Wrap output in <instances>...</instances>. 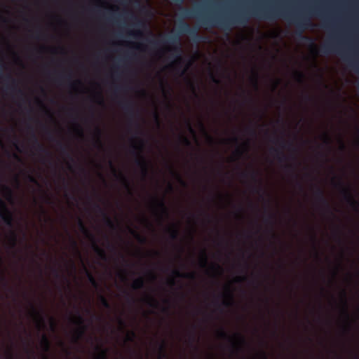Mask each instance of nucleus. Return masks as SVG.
I'll return each mask as SVG.
<instances>
[{
  "label": "nucleus",
  "instance_id": "obj_56",
  "mask_svg": "<svg viewBox=\"0 0 359 359\" xmlns=\"http://www.w3.org/2000/svg\"><path fill=\"white\" fill-rule=\"evenodd\" d=\"M210 79L212 81L216 84H219L220 83V81L217 79L212 73L210 74Z\"/></svg>",
  "mask_w": 359,
  "mask_h": 359
},
{
  "label": "nucleus",
  "instance_id": "obj_17",
  "mask_svg": "<svg viewBox=\"0 0 359 359\" xmlns=\"http://www.w3.org/2000/svg\"><path fill=\"white\" fill-rule=\"evenodd\" d=\"M153 201L155 203L158 208L160 210V217L161 218L168 217H169V211L168 208L165 205V201L163 198H158L157 197L152 198Z\"/></svg>",
  "mask_w": 359,
  "mask_h": 359
},
{
  "label": "nucleus",
  "instance_id": "obj_9",
  "mask_svg": "<svg viewBox=\"0 0 359 359\" xmlns=\"http://www.w3.org/2000/svg\"><path fill=\"white\" fill-rule=\"evenodd\" d=\"M70 320L72 323L79 326L78 329L75 332V341H78L79 339L85 335L87 330V326L85 325V320L79 310H77L76 317L71 318Z\"/></svg>",
  "mask_w": 359,
  "mask_h": 359
},
{
  "label": "nucleus",
  "instance_id": "obj_53",
  "mask_svg": "<svg viewBox=\"0 0 359 359\" xmlns=\"http://www.w3.org/2000/svg\"><path fill=\"white\" fill-rule=\"evenodd\" d=\"M181 140L182 141V142L187 147H190L191 146V142L190 140L185 136H181Z\"/></svg>",
  "mask_w": 359,
  "mask_h": 359
},
{
  "label": "nucleus",
  "instance_id": "obj_26",
  "mask_svg": "<svg viewBox=\"0 0 359 359\" xmlns=\"http://www.w3.org/2000/svg\"><path fill=\"white\" fill-rule=\"evenodd\" d=\"M159 357L158 359H168L166 353V343L164 340L161 341L158 346Z\"/></svg>",
  "mask_w": 359,
  "mask_h": 359
},
{
  "label": "nucleus",
  "instance_id": "obj_61",
  "mask_svg": "<svg viewBox=\"0 0 359 359\" xmlns=\"http://www.w3.org/2000/svg\"><path fill=\"white\" fill-rule=\"evenodd\" d=\"M43 127H44V128L47 130V133H48V136H49V139H50V140H52V141L55 140V139H54V137H53V135H52L51 132H50V130H48L46 126H43Z\"/></svg>",
  "mask_w": 359,
  "mask_h": 359
},
{
  "label": "nucleus",
  "instance_id": "obj_30",
  "mask_svg": "<svg viewBox=\"0 0 359 359\" xmlns=\"http://www.w3.org/2000/svg\"><path fill=\"white\" fill-rule=\"evenodd\" d=\"M41 345L44 351L48 352L50 348V342L46 334H43L41 340Z\"/></svg>",
  "mask_w": 359,
  "mask_h": 359
},
{
  "label": "nucleus",
  "instance_id": "obj_52",
  "mask_svg": "<svg viewBox=\"0 0 359 359\" xmlns=\"http://www.w3.org/2000/svg\"><path fill=\"white\" fill-rule=\"evenodd\" d=\"M246 131L253 137H255L257 135L255 129L252 127H248Z\"/></svg>",
  "mask_w": 359,
  "mask_h": 359
},
{
  "label": "nucleus",
  "instance_id": "obj_13",
  "mask_svg": "<svg viewBox=\"0 0 359 359\" xmlns=\"http://www.w3.org/2000/svg\"><path fill=\"white\" fill-rule=\"evenodd\" d=\"M28 128L31 130V140L33 142V146L35 148V149L40 153L44 154L48 158H50L52 156V154L50 153V151L48 149H47L45 147V146L43 144H41L39 142L36 135L35 134V132H34L33 128L31 127L30 126H29Z\"/></svg>",
  "mask_w": 359,
  "mask_h": 359
},
{
  "label": "nucleus",
  "instance_id": "obj_19",
  "mask_svg": "<svg viewBox=\"0 0 359 359\" xmlns=\"http://www.w3.org/2000/svg\"><path fill=\"white\" fill-rule=\"evenodd\" d=\"M342 297H343V313L346 317V319L347 320V326H346V330L350 331L351 329V325L349 323L350 316L348 311V304L346 300V293L345 290H342Z\"/></svg>",
  "mask_w": 359,
  "mask_h": 359
},
{
  "label": "nucleus",
  "instance_id": "obj_10",
  "mask_svg": "<svg viewBox=\"0 0 359 359\" xmlns=\"http://www.w3.org/2000/svg\"><path fill=\"white\" fill-rule=\"evenodd\" d=\"M218 336L222 338V339H229L230 341H232V346L233 348H236V350L238 352V351H241V346H244L246 344V340L245 339V337L241 335V334L239 333H236L234 335H233V338H236L238 341V343H236L235 341H233V337H230L226 332H225L223 329H221L219 332H218Z\"/></svg>",
  "mask_w": 359,
  "mask_h": 359
},
{
  "label": "nucleus",
  "instance_id": "obj_4",
  "mask_svg": "<svg viewBox=\"0 0 359 359\" xmlns=\"http://www.w3.org/2000/svg\"><path fill=\"white\" fill-rule=\"evenodd\" d=\"M0 218L4 223L11 229L10 233V241L13 248H15L17 244V234L14 230V222L13 213L8 208L6 203L0 198Z\"/></svg>",
  "mask_w": 359,
  "mask_h": 359
},
{
  "label": "nucleus",
  "instance_id": "obj_42",
  "mask_svg": "<svg viewBox=\"0 0 359 359\" xmlns=\"http://www.w3.org/2000/svg\"><path fill=\"white\" fill-rule=\"evenodd\" d=\"M129 34L135 38H139L142 36V32L140 29H137L135 31L130 32Z\"/></svg>",
  "mask_w": 359,
  "mask_h": 359
},
{
  "label": "nucleus",
  "instance_id": "obj_7",
  "mask_svg": "<svg viewBox=\"0 0 359 359\" xmlns=\"http://www.w3.org/2000/svg\"><path fill=\"white\" fill-rule=\"evenodd\" d=\"M78 226L80 231L92 242V246L95 252L102 260H107V255L104 250H103L97 245L95 236L88 230V229L86 226L83 219L80 217L78 218Z\"/></svg>",
  "mask_w": 359,
  "mask_h": 359
},
{
  "label": "nucleus",
  "instance_id": "obj_44",
  "mask_svg": "<svg viewBox=\"0 0 359 359\" xmlns=\"http://www.w3.org/2000/svg\"><path fill=\"white\" fill-rule=\"evenodd\" d=\"M188 84L190 87V88L191 89V90L193 91L194 94L196 95V96H198L197 93H196V86L195 84V83L191 81L190 80L188 81Z\"/></svg>",
  "mask_w": 359,
  "mask_h": 359
},
{
  "label": "nucleus",
  "instance_id": "obj_47",
  "mask_svg": "<svg viewBox=\"0 0 359 359\" xmlns=\"http://www.w3.org/2000/svg\"><path fill=\"white\" fill-rule=\"evenodd\" d=\"M97 103L101 106H103L104 101L101 93H98L97 95Z\"/></svg>",
  "mask_w": 359,
  "mask_h": 359
},
{
  "label": "nucleus",
  "instance_id": "obj_43",
  "mask_svg": "<svg viewBox=\"0 0 359 359\" xmlns=\"http://www.w3.org/2000/svg\"><path fill=\"white\" fill-rule=\"evenodd\" d=\"M310 11L312 12V13H314L315 14H316L319 17H321V18L323 17V12L321 11L320 9H319L317 7L311 8Z\"/></svg>",
  "mask_w": 359,
  "mask_h": 359
},
{
  "label": "nucleus",
  "instance_id": "obj_33",
  "mask_svg": "<svg viewBox=\"0 0 359 359\" xmlns=\"http://www.w3.org/2000/svg\"><path fill=\"white\" fill-rule=\"evenodd\" d=\"M131 19L135 21L134 25L136 27H137V28H144L146 27L145 22L143 20L137 18L134 15H131Z\"/></svg>",
  "mask_w": 359,
  "mask_h": 359
},
{
  "label": "nucleus",
  "instance_id": "obj_46",
  "mask_svg": "<svg viewBox=\"0 0 359 359\" xmlns=\"http://www.w3.org/2000/svg\"><path fill=\"white\" fill-rule=\"evenodd\" d=\"M124 292L126 294V297L128 302L130 304H135V298L133 297H132L128 292H127L126 291Z\"/></svg>",
  "mask_w": 359,
  "mask_h": 359
},
{
  "label": "nucleus",
  "instance_id": "obj_22",
  "mask_svg": "<svg viewBox=\"0 0 359 359\" xmlns=\"http://www.w3.org/2000/svg\"><path fill=\"white\" fill-rule=\"evenodd\" d=\"M172 273L175 277L177 278H186L192 280L196 278V273L194 272L182 273L179 269H174Z\"/></svg>",
  "mask_w": 359,
  "mask_h": 359
},
{
  "label": "nucleus",
  "instance_id": "obj_8",
  "mask_svg": "<svg viewBox=\"0 0 359 359\" xmlns=\"http://www.w3.org/2000/svg\"><path fill=\"white\" fill-rule=\"evenodd\" d=\"M336 187L340 188V191L344 200L355 211H359V202L355 198L350 186H345L344 182L340 179L334 183Z\"/></svg>",
  "mask_w": 359,
  "mask_h": 359
},
{
  "label": "nucleus",
  "instance_id": "obj_51",
  "mask_svg": "<svg viewBox=\"0 0 359 359\" xmlns=\"http://www.w3.org/2000/svg\"><path fill=\"white\" fill-rule=\"evenodd\" d=\"M186 124H187V128H188L189 131L191 134L195 135V133H195V130H194V129L193 128V127H192V126H191V122H190V121H189V120H187V121H186Z\"/></svg>",
  "mask_w": 359,
  "mask_h": 359
},
{
  "label": "nucleus",
  "instance_id": "obj_60",
  "mask_svg": "<svg viewBox=\"0 0 359 359\" xmlns=\"http://www.w3.org/2000/svg\"><path fill=\"white\" fill-rule=\"evenodd\" d=\"M253 191L256 193H259V192H262L263 191V189L262 187H253Z\"/></svg>",
  "mask_w": 359,
  "mask_h": 359
},
{
  "label": "nucleus",
  "instance_id": "obj_28",
  "mask_svg": "<svg viewBox=\"0 0 359 359\" xmlns=\"http://www.w3.org/2000/svg\"><path fill=\"white\" fill-rule=\"evenodd\" d=\"M95 133L96 135L95 145L98 148L102 149L104 145L101 140V136L102 134V130L99 127H96L95 130Z\"/></svg>",
  "mask_w": 359,
  "mask_h": 359
},
{
  "label": "nucleus",
  "instance_id": "obj_50",
  "mask_svg": "<svg viewBox=\"0 0 359 359\" xmlns=\"http://www.w3.org/2000/svg\"><path fill=\"white\" fill-rule=\"evenodd\" d=\"M211 268L212 269L219 271V273H222L223 271L222 268L218 264H212L211 265Z\"/></svg>",
  "mask_w": 359,
  "mask_h": 359
},
{
  "label": "nucleus",
  "instance_id": "obj_31",
  "mask_svg": "<svg viewBox=\"0 0 359 359\" xmlns=\"http://www.w3.org/2000/svg\"><path fill=\"white\" fill-rule=\"evenodd\" d=\"M129 231L140 243H146V241H147L146 238L141 236L135 230H134L133 229H129Z\"/></svg>",
  "mask_w": 359,
  "mask_h": 359
},
{
  "label": "nucleus",
  "instance_id": "obj_21",
  "mask_svg": "<svg viewBox=\"0 0 359 359\" xmlns=\"http://www.w3.org/2000/svg\"><path fill=\"white\" fill-rule=\"evenodd\" d=\"M57 145L59 147L60 151L62 153V154L67 156L72 162H74V158L72 156L69 147L66 144H64L61 141H57Z\"/></svg>",
  "mask_w": 359,
  "mask_h": 359
},
{
  "label": "nucleus",
  "instance_id": "obj_34",
  "mask_svg": "<svg viewBox=\"0 0 359 359\" xmlns=\"http://www.w3.org/2000/svg\"><path fill=\"white\" fill-rule=\"evenodd\" d=\"M72 78V76L71 74H68L67 75L60 74L55 79V81L60 84H62L65 80L71 81Z\"/></svg>",
  "mask_w": 359,
  "mask_h": 359
},
{
  "label": "nucleus",
  "instance_id": "obj_55",
  "mask_svg": "<svg viewBox=\"0 0 359 359\" xmlns=\"http://www.w3.org/2000/svg\"><path fill=\"white\" fill-rule=\"evenodd\" d=\"M189 339H190V341H191L192 344L196 342V334H195L194 331H193L191 332V334H190Z\"/></svg>",
  "mask_w": 359,
  "mask_h": 359
},
{
  "label": "nucleus",
  "instance_id": "obj_45",
  "mask_svg": "<svg viewBox=\"0 0 359 359\" xmlns=\"http://www.w3.org/2000/svg\"><path fill=\"white\" fill-rule=\"evenodd\" d=\"M323 142L324 143L327 145V146H330V144H331V139L329 136V135L327 133H324L323 135Z\"/></svg>",
  "mask_w": 359,
  "mask_h": 359
},
{
  "label": "nucleus",
  "instance_id": "obj_36",
  "mask_svg": "<svg viewBox=\"0 0 359 359\" xmlns=\"http://www.w3.org/2000/svg\"><path fill=\"white\" fill-rule=\"evenodd\" d=\"M86 272L89 282L92 284L93 286L97 288L98 287V283L93 275L87 269H86Z\"/></svg>",
  "mask_w": 359,
  "mask_h": 359
},
{
  "label": "nucleus",
  "instance_id": "obj_18",
  "mask_svg": "<svg viewBox=\"0 0 359 359\" xmlns=\"http://www.w3.org/2000/svg\"><path fill=\"white\" fill-rule=\"evenodd\" d=\"M32 314L36 320L39 330L44 325V317L42 311L37 310L33 304H31Z\"/></svg>",
  "mask_w": 359,
  "mask_h": 359
},
{
  "label": "nucleus",
  "instance_id": "obj_59",
  "mask_svg": "<svg viewBox=\"0 0 359 359\" xmlns=\"http://www.w3.org/2000/svg\"><path fill=\"white\" fill-rule=\"evenodd\" d=\"M296 75L297 76L298 81H302L304 78V74L300 72H297Z\"/></svg>",
  "mask_w": 359,
  "mask_h": 359
},
{
  "label": "nucleus",
  "instance_id": "obj_3",
  "mask_svg": "<svg viewBox=\"0 0 359 359\" xmlns=\"http://www.w3.org/2000/svg\"><path fill=\"white\" fill-rule=\"evenodd\" d=\"M276 142L278 144L280 149L272 147L270 149V151L280 163L285 162L288 160V156H287L282 150L284 149H289L292 150L293 154L290 155V158L292 161H295V163L297 162V158L295 154L297 151V149L294 146L292 142H287L281 137H277L276 139Z\"/></svg>",
  "mask_w": 359,
  "mask_h": 359
},
{
  "label": "nucleus",
  "instance_id": "obj_6",
  "mask_svg": "<svg viewBox=\"0 0 359 359\" xmlns=\"http://www.w3.org/2000/svg\"><path fill=\"white\" fill-rule=\"evenodd\" d=\"M119 106L124 111V112L129 116L130 123H135L137 128V134L142 133L140 125L137 121H134L135 118L139 117V112L135 109V102L132 100L125 99L118 102Z\"/></svg>",
  "mask_w": 359,
  "mask_h": 359
},
{
  "label": "nucleus",
  "instance_id": "obj_23",
  "mask_svg": "<svg viewBox=\"0 0 359 359\" xmlns=\"http://www.w3.org/2000/svg\"><path fill=\"white\" fill-rule=\"evenodd\" d=\"M259 173L257 170L252 169L250 172H242L241 176L243 177H250V178L256 183L260 184L261 182L259 179Z\"/></svg>",
  "mask_w": 359,
  "mask_h": 359
},
{
  "label": "nucleus",
  "instance_id": "obj_27",
  "mask_svg": "<svg viewBox=\"0 0 359 359\" xmlns=\"http://www.w3.org/2000/svg\"><path fill=\"white\" fill-rule=\"evenodd\" d=\"M144 287H145V282H144V279L142 277H139V278H136L132 284V287L134 290L143 289V288H144Z\"/></svg>",
  "mask_w": 359,
  "mask_h": 359
},
{
  "label": "nucleus",
  "instance_id": "obj_15",
  "mask_svg": "<svg viewBox=\"0 0 359 359\" xmlns=\"http://www.w3.org/2000/svg\"><path fill=\"white\" fill-rule=\"evenodd\" d=\"M94 209L96 212H99L103 217L104 223L107 226L111 229L115 230L117 229L118 225L116 224L111 217L108 215L107 212L97 203H93Z\"/></svg>",
  "mask_w": 359,
  "mask_h": 359
},
{
  "label": "nucleus",
  "instance_id": "obj_63",
  "mask_svg": "<svg viewBox=\"0 0 359 359\" xmlns=\"http://www.w3.org/2000/svg\"><path fill=\"white\" fill-rule=\"evenodd\" d=\"M244 153V151L241 149L240 148H238L236 150V154L239 156H241Z\"/></svg>",
  "mask_w": 359,
  "mask_h": 359
},
{
  "label": "nucleus",
  "instance_id": "obj_48",
  "mask_svg": "<svg viewBox=\"0 0 359 359\" xmlns=\"http://www.w3.org/2000/svg\"><path fill=\"white\" fill-rule=\"evenodd\" d=\"M252 81L256 88H258V74L257 73H255L253 77L252 78Z\"/></svg>",
  "mask_w": 359,
  "mask_h": 359
},
{
  "label": "nucleus",
  "instance_id": "obj_5",
  "mask_svg": "<svg viewBox=\"0 0 359 359\" xmlns=\"http://www.w3.org/2000/svg\"><path fill=\"white\" fill-rule=\"evenodd\" d=\"M140 145H132L131 153L136 157L135 163L136 165L140 169L142 175L144 178H146L149 174V161L142 155V151L144 145V141L142 139H138Z\"/></svg>",
  "mask_w": 359,
  "mask_h": 359
},
{
  "label": "nucleus",
  "instance_id": "obj_39",
  "mask_svg": "<svg viewBox=\"0 0 359 359\" xmlns=\"http://www.w3.org/2000/svg\"><path fill=\"white\" fill-rule=\"evenodd\" d=\"M285 168L287 171L294 174L297 168V164H287L285 165Z\"/></svg>",
  "mask_w": 359,
  "mask_h": 359
},
{
  "label": "nucleus",
  "instance_id": "obj_62",
  "mask_svg": "<svg viewBox=\"0 0 359 359\" xmlns=\"http://www.w3.org/2000/svg\"><path fill=\"white\" fill-rule=\"evenodd\" d=\"M118 324L122 327H124L126 326V323L125 321L121 318H118Z\"/></svg>",
  "mask_w": 359,
  "mask_h": 359
},
{
  "label": "nucleus",
  "instance_id": "obj_58",
  "mask_svg": "<svg viewBox=\"0 0 359 359\" xmlns=\"http://www.w3.org/2000/svg\"><path fill=\"white\" fill-rule=\"evenodd\" d=\"M247 280V277L246 276H238L236 278V281L237 283H241V282H243L244 280Z\"/></svg>",
  "mask_w": 359,
  "mask_h": 359
},
{
  "label": "nucleus",
  "instance_id": "obj_37",
  "mask_svg": "<svg viewBox=\"0 0 359 359\" xmlns=\"http://www.w3.org/2000/svg\"><path fill=\"white\" fill-rule=\"evenodd\" d=\"M208 264V259L207 257V254L205 250H203L201 252V266L204 268L206 267V266Z\"/></svg>",
  "mask_w": 359,
  "mask_h": 359
},
{
  "label": "nucleus",
  "instance_id": "obj_57",
  "mask_svg": "<svg viewBox=\"0 0 359 359\" xmlns=\"http://www.w3.org/2000/svg\"><path fill=\"white\" fill-rule=\"evenodd\" d=\"M52 271H53V273L54 276H55L56 278H60V272H59V271H58V269H56V268H53Z\"/></svg>",
  "mask_w": 359,
  "mask_h": 359
},
{
  "label": "nucleus",
  "instance_id": "obj_16",
  "mask_svg": "<svg viewBox=\"0 0 359 359\" xmlns=\"http://www.w3.org/2000/svg\"><path fill=\"white\" fill-rule=\"evenodd\" d=\"M109 165L111 168V170H112L113 173H114V176L116 177V178L118 179L122 183V184L127 189L128 193L130 195H132L133 193H132V190H131L130 183V181L128 180V179L126 177V176L125 175H123L122 172L118 173L116 169L115 168V167L113 165L112 161H109Z\"/></svg>",
  "mask_w": 359,
  "mask_h": 359
},
{
  "label": "nucleus",
  "instance_id": "obj_12",
  "mask_svg": "<svg viewBox=\"0 0 359 359\" xmlns=\"http://www.w3.org/2000/svg\"><path fill=\"white\" fill-rule=\"evenodd\" d=\"M314 196L317 202L320 203L332 216L335 217L331 210L330 203L325 197V192L322 188L318 186L315 187Z\"/></svg>",
  "mask_w": 359,
  "mask_h": 359
},
{
  "label": "nucleus",
  "instance_id": "obj_20",
  "mask_svg": "<svg viewBox=\"0 0 359 359\" xmlns=\"http://www.w3.org/2000/svg\"><path fill=\"white\" fill-rule=\"evenodd\" d=\"M226 297H227V299L223 301L222 305L224 306L225 307H229L234 304L233 294L229 285L226 287Z\"/></svg>",
  "mask_w": 359,
  "mask_h": 359
},
{
  "label": "nucleus",
  "instance_id": "obj_24",
  "mask_svg": "<svg viewBox=\"0 0 359 359\" xmlns=\"http://www.w3.org/2000/svg\"><path fill=\"white\" fill-rule=\"evenodd\" d=\"M95 350L97 354L95 355V359H107L108 349L103 348L102 346H95Z\"/></svg>",
  "mask_w": 359,
  "mask_h": 359
},
{
  "label": "nucleus",
  "instance_id": "obj_14",
  "mask_svg": "<svg viewBox=\"0 0 359 359\" xmlns=\"http://www.w3.org/2000/svg\"><path fill=\"white\" fill-rule=\"evenodd\" d=\"M178 31L180 34H187L194 41H198L200 36L198 34L197 29L191 27L188 23L182 22L178 27Z\"/></svg>",
  "mask_w": 359,
  "mask_h": 359
},
{
  "label": "nucleus",
  "instance_id": "obj_49",
  "mask_svg": "<svg viewBox=\"0 0 359 359\" xmlns=\"http://www.w3.org/2000/svg\"><path fill=\"white\" fill-rule=\"evenodd\" d=\"M200 126L201 127V128L203 129V130L205 133V135H207V138L208 140L211 142L212 143L214 140L212 138V137H211L210 135H209L207 132L205 131V126L203 125V123L202 122L200 123Z\"/></svg>",
  "mask_w": 359,
  "mask_h": 359
},
{
  "label": "nucleus",
  "instance_id": "obj_11",
  "mask_svg": "<svg viewBox=\"0 0 359 359\" xmlns=\"http://www.w3.org/2000/svg\"><path fill=\"white\" fill-rule=\"evenodd\" d=\"M1 77L6 83V90H10L11 93H17L19 95L22 97L23 100H25V95L24 92L18 87L16 80L12 77L11 74L2 75Z\"/></svg>",
  "mask_w": 359,
  "mask_h": 359
},
{
  "label": "nucleus",
  "instance_id": "obj_64",
  "mask_svg": "<svg viewBox=\"0 0 359 359\" xmlns=\"http://www.w3.org/2000/svg\"><path fill=\"white\" fill-rule=\"evenodd\" d=\"M168 283L171 285V286H175V284H176V281H175V279L174 278H170L168 281Z\"/></svg>",
  "mask_w": 359,
  "mask_h": 359
},
{
  "label": "nucleus",
  "instance_id": "obj_25",
  "mask_svg": "<svg viewBox=\"0 0 359 359\" xmlns=\"http://www.w3.org/2000/svg\"><path fill=\"white\" fill-rule=\"evenodd\" d=\"M167 231L169 233L170 238L172 241H177L179 237V230L176 224H173L172 226L167 229Z\"/></svg>",
  "mask_w": 359,
  "mask_h": 359
},
{
  "label": "nucleus",
  "instance_id": "obj_41",
  "mask_svg": "<svg viewBox=\"0 0 359 359\" xmlns=\"http://www.w3.org/2000/svg\"><path fill=\"white\" fill-rule=\"evenodd\" d=\"M171 170H172V172L173 174H175L179 181V182L184 187H186L187 186V183L184 182V180L182 178V177L178 174L176 172H175L173 170V169L171 168Z\"/></svg>",
  "mask_w": 359,
  "mask_h": 359
},
{
  "label": "nucleus",
  "instance_id": "obj_38",
  "mask_svg": "<svg viewBox=\"0 0 359 359\" xmlns=\"http://www.w3.org/2000/svg\"><path fill=\"white\" fill-rule=\"evenodd\" d=\"M3 189L6 192V194L7 196V198L8 200H11L12 198H13V191H12V189L9 187H8L6 185H4L3 186Z\"/></svg>",
  "mask_w": 359,
  "mask_h": 359
},
{
  "label": "nucleus",
  "instance_id": "obj_29",
  "mask_svg": "<svg viewBox=\"0 0 359 359\" xmlns=\"http://www.w3.org/2000/svg\"><path fill=\"white\" fill-rule=\"evenodd\" d=\"M145 302L147 305L152 308H158L159 303L156 298L151 295H147L145 297Z\"/></svg>",
  "mask_w": 359,
  "mask_h": 359
},
{
  "label": "nucleus",
  "instance_id": "obj_32",
  "mask_svg": "<svg viewBox=\"0 0 359 359\" xmlns=\"http://www.w3.org/2000/svg\"><path fill=\"white\" fill-rule=\"evenodd\" d=\"M276 215L267 210V215L264 217V222L270 224L272 226L275 224Z\"/></svg>",
  "mask_w": 359,
  "mask_h": 359
},
{
  "label": "nucleus",
  "instance_id": "obj_2",
  "mask_svg": "<svg viewBox=\"0 0 359 359\" xmlns=\"http://www.w3.org/2000/svg\"><path fill=\"white\" fill-rule=\"evenodd\" d=\"M150 43L155 47L160 44L171 45L172 48L169 49L170 52L169 58L173 60L172 65H181L182 62V50L180 34H168L163 37L161 40L150 41Z\"/></svg>",
  "mask_w": 359,
  "mask_h": 359
},
{
  "label": "nucleus",
  "instance_id": "obj_35",
  "mask_svg": "<svg viewBox=\"0 0 359 359\" xmlns=\"http://www.w3.org/2000/svg\"><path fill=\"white\" fill-rule=\"evenodd\" d=\"M99 300H100V302L101 304V305L107 309H111V304L109 302V301L107 300V299L103 296V295H100L99 297Z\"/></svg>",
  "mask_w": 359,
  "mask_h": 359
},
{
  "label": "nucleus",
  "instance_id": "obj_1",
  "mask_svg": "<svg viewBox=\"0 0 359 359\" xmlns=\"http://www.w3.org/2000/svg\"><path fill=\"white\" fill-rule=\"evenodd\" d=\"M201 8V5H197L193 8H182L181 15L184 18H196L203 27H218L225 31H231L235 25H247L252 17L268 20L283 18L296 25L299 29V38L309 44L313 53H318L313 39L302 35L303 32L311 25L310 16L304 13L295 15L278 6H271L253 7L251 9L239 10L224 15H203Z\"/></svg>",
  "mask_w": 359,
  "mask_h": 359
},
{
  "label": "nucleus",
  "instance_id": "obj_40",
  "mask_svg": "<svg viewBox=\"0 0 359 359\" xmlns=\"http://www.w3.org/2000/svg\"><path fill=\"white\" fill-rule=\"evenodd\" d=\"M135 338H136L135 332L133 331H131L127 334L126 341H133Z\"/></svg>",
  "mask_w": 359,
  "mask_h": 359
},
{
  "label": "nucleus",
  "instance_id": "obj_54",
  "mask_svg": "<svg viewBox=\"0 0 359 359\" xmlns=\"http://www.w3.org/2000/svg\"><path fill=\"white\" fill-rule=\"evenodd\" d=\"M27 178H28V180H29L30 182H32V183H34V184H36L39 185V183H38V182H37L36 179L34 176H32V175H27Z\"/></svg>",
  "mask_w": 359,
  "mask_h": 359
}]
</instances>
